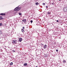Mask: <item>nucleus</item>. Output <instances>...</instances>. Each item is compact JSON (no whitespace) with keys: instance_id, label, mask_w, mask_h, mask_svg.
<instances>
[{"instance_id":"obj_1","label":"nucleus","mask_w":67,"mask_h":67,"mask_svg":"<svg viewBox=\"0 0 67 67\" xmlns=\"http://www.w3.org/2000/svg\"><path fill=\"white\" fill-rule=\"evenodd\" d=\"M21 9V7L19 8V7H18L16 8L14 10V11H16L17 12L18 11H19L20 9Z\"/></svg>"},{"instance_id":"obj_2","label":"nucleus","mask_w":67,"mask_h":67,"mask_svg":"<svg viewBox=\"0 0 67 67\" xmlns=\"http://www.w3.org/2000/svg\"><path fill=\"white\" fill-rule=\"evenodd\" d=\"M13 44H16V43H16V40H13Z\"/></svg>"},{"instance_id":"obj_3","label":"nucleus","mask_w":67,"mask_h":67,"mask_svg":"<svg viewBox=\"0 0 67 67\" xmlns=\"http://www.w3.org/2000/svg\"><path fill=\"white\" fill-rule=\"evenodd\" d=\"M63 10H64V12H66V11H67L66 7V8H64L63 9Z\"/></svg>"},{"instance_id":"obj_4","label":"nucleus","mask_w":67,"mask_h":67,"mask_svg":"<svg viewBox=\"0 0 67 67\" xmlns=\"http://www.w3.org/2000/svg\"><path fill=\"white\" fill-rule=\"evenodd\" d=\"M22 21L23 22H24L25 23V22H26V19H23Z\"/></svg>"},{"instance_id":"obj_5","label":"nucleus","mask_w":67,"mask_h":67,"mask_svg":"<svg viewBox=\"0 0 67 67\" xmlns=\"http://www.w3.org/2000/svg\"><path fill=\"white\" fill-rule=\"evenodd\" d=\"M47 46H46V45H44V46H43V48L44 49H46V48L47 47Z\"/></svg>"},{"instance_id":"obj_6","label":"nucleus","mask_w":67,"mask_h":67,"mask_svg":"<svg viewBox=\"0 0 67 67\" xmlns=\"http://www.w3.org/2000/svg\"><path fill=\"white\" fill-rule=\"evenodd\" d=\"M27 63H25L24 64L23 66H27Z\"/></svg>"},{"instance_id":"obj_7","label":"nucleus","mask_w":67,"mask_h":67,"mask_svg":"<svg viewBox=\"0 0 67 67\" xmlns=\"http://www.w3.org/2000/svg\"><path fill=\"white\" fill-rule=\"evenodd\" d=\"M1 15H5V14H4L3 13H1L0 14Z\"/></svg>"},{"instance_id":"obj_8","label":"nucleus","mask_w":67,"mask_h":67,"mask_svg":"<svg viewBox=\"0 0 67 67\" xmlns=\"http://www.w3.org/2000/svg\"><path fill=\"white\" fill-rule=\"evenodd\" d=\"M22 39L21 38H19V42H21L22 41Z\"/></svg>"},{"instance_id":"obj_9","label":"nucleus","mask_w":67,"mask_h":67,"mask_svg":"<svg viewBox=\"0 0 67 67\" xmlns=\"http://www.w3.org/2000/svg\"><path fill=\"white\" fill-rule=\"evenodd\" d=\"M3 18L1 16H0V20H3Z\"/></svg>"},{"instance_id":"obj_10","label":"nucleus","mask_w":67,"mask_h":67,"mask_svg":"<svg viewBox=\"0 0 67 67\" xmlns=\"http://www.w3.org/2000/svg\"><path fill=\"white\" fill-rule=\"evenodd\" d=\"M36 5H38L39 4V3H38V2H36L35 3Z\"/></svg>"},{"instance_id":"obj_11","label":"nucleus","mask_w":67,"mask_h":67,"mask_svg":"<svg viewBox=\"0 0 67 67\" xmlns=\"http://www.w3.org/2000/svg\"><path fill=\"white\" fill-rule=\"evenodd\" d=\"M21 31L22 32H24V30L23 29H21Z\"/></svg>"},{"instance_id":"obj_12","label":"nucleus","mask_w":67,"mask_h":67,"mask_svg":"<svg viewBox=\"0 0 67 67\" xmlns=\"http://www.w3.org/2000/svg\"><path fill=\"white\" fill-rule=\"evenodd\" d=\"M2 31H0V35L2 34Z\"/></svg>"},{"instance_id":"obj_13","label":"nucleus","mask_w":67,"mask_h":67,"mask_svg":"<svg viewBox=\"0 0 67 67\" xmlns=\"http://www.w3.org/2000/svg\"><path fill=\"white\" fill-rule=\"evenodd\" d=\"M13 65V62H11L10 64V65Z\"/></svg>"},{"instance_id":"obj_14","label":"nucleus","mask_w":67,"mask_h":67,"mask_svg":"<svg viewBox=\"0 0 67 67\" xmlns=\"http://www.w3.org/2000/svg\"><path fill=\"white\" fill-rule=\"evenodd\" d=\"M21 14H21V13H19V15H21Z\"/></svg>"},{"instance_id":"obj_15","label":"nucleus","mask_w":67,"mask_h":67,"mask_svg":"<svg viewBox=\"0 0 67 67\" xmlns=\"http://www.w3.org/2000/svg\"><path fill=\"white\" fill-rule=\"evenodd\" d=\"M2 23H0V26H2Z\"/></svg>"},{"instance_id":"obj_16","label":"nucleus","mask_w":67,"mask_h":67,"mask_svg":"<svg viewBox=\"0 0 67 67\" xmlns=\"http://www.w3.org/2000/svg\"><path fill=\"white\" fill-rule=\"evenodd\" d=\"M42 4L43 5H45V3H42Z\"/></svg>"},{"instance_id":"obj_17","label":"nucleus","mask_w":67,"mask_h":67,"mask_svg":"<svg viewBox=\"0 0 67 67\" xmlns=\"http://www.w3.org/2000/svg\"><path fill=\"white\" fill-rule=\"evenodd\" d=\"M63 62V63H66V60H64Z\"/></svg>"},{"instance_id":"obj_18","label":"nucleus","mask_w":67,"mask_h":67,"mask_svg":"<svg viewBox=\"0 0 67 67\" xmlns=\"http://www.w3.org/2000/svg\"><path fill=\"white\" fill-rule=\"evenodd\" d=\"M48 14H50V13L48 12L47 13Z\"/></svg>"},{"instance_id":"obj_19","label":"nucleus","mask_w":67,"mask_h":67,"mask_svg":"<svg viewBox=\"0 0 67 67\" xmlns=\"http://www.w3.org/2000/svg\"><path fill=\"white\" fill-rule=\"evenodd\" d=\"M30 22L31 23H32L33 22V20H31Z\"/></svg>"},{"instance_id":"obj_20","label":"nucleus","mask_w":67,"mask_h":67,"mask_svg":"<svg viewBox=\"0 0 67 67\" xmlns=\"http://www.w3.org/2000/svg\"><path fill=\"white\" fill-rule=\"evenodd\" d=\"M13 52L14 53V52H15V51L13 50Z\"/></svg>"},{"instance_id":"obj_21","label":"nucleus","mask_w":67,"mask_h":67,"mask_svg":"<svg viewBox=\"0 0 67 67\" xmlns=\"http://www.w3.org/2000/svg\"><path fill=\"white\" fill-rule=\"evenodd\" d=\"M24 27H23V29H24Z\"/></svg>"},{"instance_id":"obj_22","label":"nucleus","mask_w":67,"mask_h":67,"mask_svg":"<svg viewBox=\"0 0 67 67\" xmlns=\"http://www.w3.org/2000/svg\"><path fill=\"white\" fill-rule=\"evenodd\" d=\"M58 50L57 49L56 50V51L58 52Z\"/></svg>"},{"instance_id":"obj_23","label":"nucleus","mask_w":67,"mask_h":67,"mask_svg":"<svg viewBox=\"0 0 67 67\" xmlns=\"http://www.w3.org/2000/svg\"><path fill=\"white\" fill-rule=\"evenodd\" d=\"M57 22H59V21L58 20H57Z\"/></svg>"},{"instance_id":"obj_24","label":"nucleus","mask_w":67,"mask_h":67,"mask_svg":"<svg viewBox=\"0 0 67 67\" xmlns=\"http://www.w3.org/2000/svg\"><path fill=\"white\" fill-rule=\"evenodd\" d=\"M46 8H48V7L47 6H46Z\"/></svg>"},{"instance_id":"obj_25","label":"nucleus","mask_w":67,"mask_h":67,"mask_svg":"<svg viewBox=\"0 0 67 67\" xmlns=\"http://www.w3.org/2000/svg\"><path fill=\"white\" fill-rule=\"evenodd\" d=\"M59 1H61V0H59Z\"/></svg>"},{"instance_id":"obj_26","label":"nucleus","mask_w":67,"mask_h":67,"mask_svg":"<svg viewBox=\"0 0 67 67\" xmlns=\"http://www.w3.org/2000/svg\"><path fill=\"white\" fill-rule=\"evenodd\" d=\"M36 67H37V66H36Z\"/></svg>"}]
</instances>
